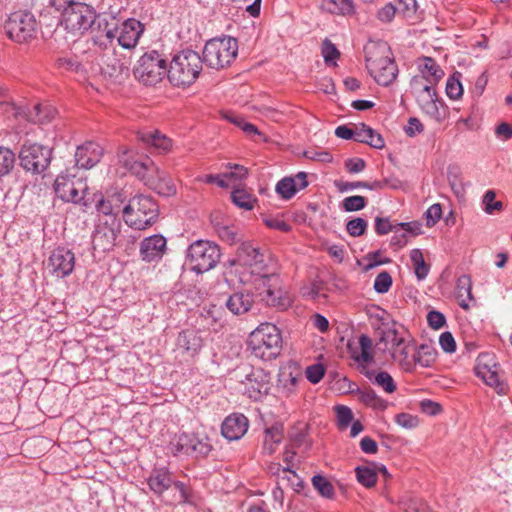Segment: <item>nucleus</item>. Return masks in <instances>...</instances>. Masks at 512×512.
I'll return each mask as SVG.
<instances>
[{"mask_svg": "<svg viewBox=\"0 0 512 512\" xmlns=\"http://www.w3.org/2000/svg\"><path fill=\"white\" fill-rule=\"evenodd\" d=\"M434 86L423 77H413L410 81L411 90L421 110L432 119L440 122L445 113L440 109L442 102L438 99Z\"/></svg>", "mask_w": 512, "mask_h": 512, "instance_id": "9b49d317", "label": "nucleus"}, {"mask_svg": "<svg viewBox=\"0 0 512 512\" xmlns=\"http://www.w3.org/2000/svg\"><path fill=\"white\" fill-rule=\"evenodd\" d=\"M368 223L363 218H355L347 222V232L353 237H359L363 235L367 229Z\"/></svg>", "mask_w": 512, "mask_h": 512, "instance_id": "4d7b16f0", "label": "nucleus"}, {"mask_svg": "<svg viewBox=\"0 0 512 512\" xmlns=\"http://www.w3.org/2000/svg\"><path fill=\"white\" fill-rule=\"evenodd\" d=\"M74 266V253L64 247L53 250L47 261V270L57 278L69 276L73 272Z\"/></svg>", "mask_w": 512, "mask_h": 512, "instance_id": "a211bd4d", "label": "nucleus"}, {"mask_svg": "<svg viewBox=\"0 0 512 512\" xmlns=\"http://www.w3.org/2000/svg\"><path fill=\"white\" fill-rule=\"evenodd\" d=\"M312 485L318 491V493L324 498L331 499L335 495V489L333 484L322 475L313 476Z\"/></svg>", "mask_w": 512, "mask_h": 512, "instance_id": "a18cd8bd", "label": "nucleus"}, {"mask_svg": "<svg viewBox=\"0 0 512 512\" xmlns=\"http://www.w3.org/2000/svg\"><path fill=\"white\" fill-rule=\"evenodd\" d=\"M360 372L374 384L380 386L386 393L391 394L397 388L392 376L386 371H380L376 373L375 370H370L367 369V367H363Z\"/></svg>", "mask_w": 512, "mask_h": 512, "instance_id": "2f4dec72", "label": "nucleus"}, {"mask_svg": "<svg viewBox=\"0 0 512 512\" xmlns=\"http://www.w3.org/2000/svg\"><path fill=\"white\" fill-rule=\"evenodd\" d=\"M239 263L251 268L252 274H260L266 269L265 256L252 242L244 241L237 249Z\"/></svg>", "mask_w": 512, "mask_h": 512, "instance_id": "6ab92c4d", "label": "nucleus"}, {"mask_svg": "<svg viewBox=\"0 0 512 512\" xmlns=\"http://www.w3.org/2000/svg\"><path fill=\"white\" fill-rule=\"evenodd\" d=\"M356 477L359 483L370 488L377 482V471L375 467L358 466L355 469Z\"/></svg>", "mask_w": 512, "mask_h": 512, "instance_id": "c03bdc74", "label": "nucleus"}, {"mask_svg": "<svg viewBox=\"0 0 512 512\" xmlns=\"http://www.w3.org/2000/svg\"><path fill=\"white\" fill-rule=\"evenodd\" d=\"M496 193L494 190H487L482 198V204L484 206V211L487 214H493L496 210L500 211L503 207L501 201L495 200Z\"/></svg>", "mask_w": 512, "mask_h": 512, "instance_id": "603ef678", "label": "nucleus"}, {"mask_svg": "<svg viewBox=\"0 0 512 512\" xmlns=\"http://www.w3.org/2000/svg\"><path fill=\"white\" fill-rule=\"evenodd\" d=\"M40 24L33 13L16 11L11 13L4 23L7 36L18 44H26L36 38Z\"/></svg>", "mask_w": 512, "mask_h": 512, "instance_id": "6e6552de", "label": "nucleus"}, {"mask_svg": "<svg viewBox=\"0 0 512 512\" xmlns=\"http://www.w3.org/2000/svg\"><path fill=\"white\" fill-rule=\"evenodd\" d=\"M396 423L405 428V429H413L418 426L419 419L415 415H411L409 413H399L395 416Z\"/></svg>", "mask_w": 512, "mask_h": 512, "instance_id": "bf43d9fd", "label": "nucleus"}, {"mask_svg": "<svg viewBox=\"0 0 512 512\" xmlns=\"http://www.w3.org/2000/svg\"><path fill=\"white\" fill-rule=\"evenodd\" d=\"M446 94L452 100H458L463 95V87L460 82V73H454L446 82Z\"/></svg>", "mask_w": 512, "mask_h": 512, "instance_id": "de8ad7c7", "label": "nucleus"}, {"mask_svg": "<svg viewBox=\"0 0 512 512\" xmlns=\"http://www.w3.org/2000/svg\"><path fill=\"white\" fill-rule=\"evenodd\" d=\"M55 66L62 72L80 73L83 71V66L76 56L58 57Z\"/></svg>", "mask_w": 512, "mask_h": 512, "instance_id": "79ce46f5", "label": "nucleus"}, {"mask_svg": "<svg viewBox=\"0 0 512 512\" xmlns=\"http://www.w3.org/2000/svg\"><path fill=\"white\" fill-rule=\"evenodd\" d=\"M166 238L160 234L146 237L140 243V256L143 261L153 262L160 260L166 250Z\"/></svg>", "mask_w": 512, "mask_h": 512, "instance_id": "5701e85b", "label": "nucleus"}, {"mask_svg": "<svg viewBox=\"0 0 512 512\" xmlns=\"http://www.w3.org/2000/svg\"><path fill=\"white\" fill-rule=\"evenodd\" d=\"M359 346L361 352L359 354H354L353 359L359 364L361 370L363 367H366L367 364L372 363L374 359L372 354L371 338L366 334L360 335Z\"/></svg>", "mask_w": 512, "mask_h": 512, "instance_id": "f704fd0d", "label": "nucleus"}, {"mask_svg": "<svg viewBox=\"0 0 512 512\" xmlns=\"http://www.w3.org/2000/svg\"><path fill=\"white\" fill-rule=\"evenodd\" d=\"M138 140L151 146L158 153H167L172 148V140L158 130L142 131L137 134Z\"/></svg>", "mask_w": 512, "mask_h": 512, "instance_id": "bb28decb", "label": "nucleus"}, {"mask_svg": "<svg viewBox=\"0 0 512 512\" xmlns=\"http://www.w3.org/2000/svg\"><path fill=\"white\" fill-rule=\"evenodd\" d=\"M56 195L65 202L81 205L86 210L91 205L87 197L88 185L83 175L78 174L76 167L59 174L54 182Z\"/></svg>", "mask_w": 512, "mask_h": 512, "instance_id": "7ed1b4c3", "label": "nucleus"}, {"mask_svg": "<svg viewBox=\"0 0 512 512\" xmlns=\"http://www.w3.org/2000/svg\"><path fill=\"white\" fill-rule=\"evenodd\" d=\"M252 303L253 297L249 292H236L228 297L226 307L234 315H240L248 312Z\"/></svg>", "mask_w": 512, "mask_h": 512, "instance_id": "7c9ffc66", "label": "nucleus"}, {"mask_svg": "<svg viewBox=\"0 0 512 512\" xmlns=\"http://www.w3.org/2000/svg\"><path fill=\"white\" fill-rule=\"evenodd\" d=\"M251 353L264 361H270L280 355L282 336L280 330L271 323H262L251 332L248 339Z\"/></svg>", "mask_w": 512, "mask_h": 512, "instance_id": "f03ea898", "label": "nucleus"}, {"mask_svg": "<svg viewBox=\"0 0 512 512\" xmlns=\"http://www.w3.org/2000/svg\"><path fill=\"white\" fill-rule=\"evenodd\" d=\"M245 394L253 399L259 400L262 396L268 394L270 389V378L263 369H253L246 375Z\"/></svg>", "mask_w": 512, "mask_h": 512, "instance_id": "aec40b11", "label": "nucleus"}, {"mask_svg": "<svg viewBox=\"0 0 512 512\" xmlns=\"http://www.w3.org/2000/svg\"><path fill=\"white\" fill-rule=\"evenodd\" d=\"M147 484L153 493L160 496L172 486L173 480L167 468H155L150 473Z\"/></svg>", "mask_w": 512, "mask_h": 512, "instance_id": "cd10ccee", "label": "nucleus"}, {"mask_svg": "<svg viewBox=\"0 0 512 512\" xmlns=\"http://www.w3.org/2000/svg\"><path fill=\"white\" fill-rule=\"evenodd\" d=\"M354 140L370 145L376 149H382L385 146L382 136L371 127L361 123L354 128Z\"/></svg>", "mask_w": 512, "mask_h": 512, "instance_id": "c85d7f7f", "label": "nucleus"}, {"mask_svg": "<svg viewBox=\"0 0 512 512\" xmlns=\"http://www.w3.org/2000/svg\"><path fill=\"white\" fill-rule=\"evenodd\" d=\"M421 73L422 75L419 77H423L427 82H430L433 85H436L438 81L444 76L443 70L431 57H425L423 59Z\"/></svg>", "mask_w": 512, "mask_h": 512, "instance_id": "c9c22d12", "label": "nucleus"}, {"mask_svg": "<svg viewBox=\"0 0 512 512\" xmlns=\"http://www.w3.org/2000/svg\"><path fill=\"white\" fill-rule=\"evenodd\" d=\"M436 361V351L429 345H421L415 351V366L430 367Z\"/></svg>", "mask_w": 512, "mask_h": 512, "instance_id": "a19ab883", "label": "nucleus"}, {"mask_svg": "<svg viewBox=\"0 0 512 512\" xmlns=\"http://www.w3.org/2000/svg\"><path fill=\"white\" fill-rule=\"evenodd\" d=\"M283 476L280 477L282 482L291 487L295 492L300 493L304 489L303 479L290 467L283 468Z\"/></svg>", "mask_w": 512, "mask_h": 512, "instance_id": "49530a36", "label": "nucleus"}, {"mask_svg": "<svg viewBox=\"0 0 512 512\" xmlns=\"http://www.w3.org/2000/svg\"><path fill=\"white\" fill-rule=\"evenodd\" d=\"M113 199H104L102 196L99 197L96 203V209L102 213L105 218L116 217L121 211L120 206L113 204Z\"/></svg>", "mask_w": 512, "mask_h": 512, "instance_id": "8fccbe9b", "label": "nucleus"}, {"mask_svg": "<svg viewBox=\"0 0 512 512\" xmlns=\"http://www.w3.org/2000/svg\"><path fill=\"white\" fill-rule=\"evenodd\" d=\"M295 187L292 177H284L278 181L275 190L282 199L289 200L297 193Z\"/></svg>", "mask_w": 512, "mask_h": 512, "instance_id": "09e8293b", "label": "nucleus"}, {"mask_svg": "<svg viewBox=\"0 0 512 512\" xmlns=\"http://www.w3.org/2000/svg\"><path fill=\"white\" fill-rule=\"evenodd\" d=\"M62 23L65 29L73 33H84L96 20V11L88 4L78 2L64 12Z\"/></svg>", "mask_w": 512, "mask_h": 512, "instance_id": "2eb2a0df", "label": "nucleus"}, {"mask_svg": "<svg viewBox=\"0 0 512 512\" xmlns=\"http://www.w3.org/2000/svg\"><path fill=\"white\" fill-rule=\"evenodd\" d=\"M202 57L194 50L185 49L174 55L168 69V80L174 86H189L199 77Z\"/></svg>", "mask_w": 512, "mask_h": 512, "instance_id": "f257e3e1", "label": "nucleus"}, {"mask_svg": "<svg viewBox=\"0 0 512 512\" xmlns=\"http://www.w3.org/2000/svg\"><path fill=\"white\" fill-rule=\"evenodd\" d=\"M283 439V431L278 426H272L265 430L263 441V452L267 455L273 454Z\"/></svg>", "mask_w": 512, "mask_h": 512, "instance_id": "e433bc0d", "label": "nucleus"}, {"mask_svg": "<svg viewBox=\"0 0 512 512\" xmlns=\"http://www.w3.org/2000/svg\"><path fill=\"white\" fill-rule=\"evenodd\" d=\"M439 344L442 350L446 353H453L456 351V342L453 335L448 331L443 332L440 335Z\"/></svg>", "mask_w": 512, "mask_h": 512, "instance_id": "69168bd1", "label": "nucleus"}, {"mask_svg": "<svg viewBox=\"0 0 512 512\" xmlns=\"http://www.w3.org/2000/svg\"><path fill=\"white\" fill-rule=\"evenodd\" d=\"M237 54V40L230 36H224L207 41L204 46L202 59L210 68L223 69L231 65Z\"/></svg>", "mask_w": 512, "mask_h": 512, "instance_id": "423d86ee", "label": "nucleus"}, {"mask_svg": "<svg viewBox=\"0 0 512 512\" xmlns=\"http://www.w3.org/2000/svg\"><path fill=\"white\" fill-rule=\"evenodd\" d=\"M56 114V109L49 103H38L28 113V120L36 124L50 122Z\"/></svg>", "mask_w": 512, "mask_h": 512, "instance_id": "473e14b6", "label": "nucleus"}, {"mask_svg": "<svg viewBox=\"0 0 512 512\" xmlns=\"http://www.w3.org/2000/svg\"><path fill=\"white\" fill-rule=\"evenodd\" d=\"M20 166L27 172L40 174L51 161V149L37 143H24L19 152Z\"/></svg>", "mask_w": 512, "mask_h": 512, "instance_id": "4468645a", "label": "nucleus"}, {"mask_svg": "<svg viewBox=\"0 0 512 512\" xmlns=\"http://www.w3.org/2000/svg\"><path fill=\"white\" fill-rule=\"evenodd\" d=\"M232 202L244 210H252L256 203V198L245 189H234L231 193Z\"/></svg>", "mask_w": 512, "mask_h": 512, "instance_id": "58836bf2", "label": "nucleus"}, {"mask_svg": "<svg viewBox=\"0 0 512 512\" xmlns=\"http://www.w3.org/2000/svg\"><path fill=\"white\" fill-rule=\"evenodd\" d=\"M323 5L333 14L347 16L355 13L353 0H325Z\"/></svg>", "mask_w": 512, "mask_h": 512, "instance_id": "4c0bfd02", "label": "nucleus"}, {"mask_svg": "<svg viewBox=\"0 0 512 512\" xmlns=\"http://www.w3.org/2000/svg\"><path fill=\"white\" fill-rule=\"evenodd\" d=\"M455 296L458 304L464 310H468L470 302L474 301L472 295V280L469 275L463 274L456 281Z\"/></svg>", "mask_w": 512, "mask_h": 512, "instance_id": "c756f323", "label": "nucleus"}, {"mask_svg": "<svg viewBox=\"0 0 512 512\" xmlns=\"http://www.w3.org/2000/svg\"><path fill=\"white\" fill-rule=\"evenodd\" d=\"M367 205V199L360 195H353L343 199L341 208L346 212L362 210Z\"/></svg>", "mask_w": 512, "mask_h": 512, "instance_id": "3c124183", "label": "nucleus"}, {"mask_svg": "<svg viewBox=\"0 0 512 512\" xmlns=\"http://www.w3.org/2000/svg\"><path fill=\"white\" fill-rule=\"evenodd\" d=\"M102 156L103 148L96 142L87 141L76 149V166L78 168L90 169L101 160Z\"/></svg>", "mask_w": 512, "mask_h": 512, "instance_id": "4be33fe9", "label": "nucleus"}, {"mask_svg": "<svg viewBox=\"0 0 512 512\" xmlns=\"http://www.w3.org/2000/svg\"><path fill=\"white\" fill-rule=\"evenodd\" d=\"M366 67L374 80L382 86H389L398 75V67L391 58L390 49L385 45L367 51Z\"/></svg>", "mask_w": 512, "mask_h": 512, "instance_id": "39448f33", "label": "nucleus"}, {"mask_svg": "<svg viewBox=\"0 0 512 512\" xmlns=\"http://www.w3.org/2000/svg\"><path fill=\"white\" fill-rule=\"evenodd\" d=\"M392 286V277L391 275L383 271L379 273L374 280V290L379 294H384L389 291Z\"/></svg>", "mask_w": 512, "mask_h": 512, "instance_id": "6e6d98bb", "label": "nucleus"}, {"mask_svg": "<svg viewBox=\"0 0 512 512\" xmlns=\"http://www.w3.org/2000/svg\"><path fill=\"white\" fill-rule=\"evenodd\" d=\"M325 375V368L322 364H313L306 369V378L313 384H317Z\"/></svg>", "mask_w": 512, "mask_h": 512, "instance_id": "052dcab7", "label": "nucleus"}, {"mask_svg": "<svg viewBox=\"0 0 512 512\" xmlns=\"http://www.w3.org/2000/svg\"><path fill=\"white\" fill-rule=\"evenodd\" d=\"M249 422L243 414H231L227 416L222 425L221 433L229 441L239 440L247 432Z\"/></svg>", "mask_w": 512, "mask_h": 512, "instance_id": "b1692460", "label": "nucleus"}, {"mask_svg": "<svg viewBox=\"0 0 512 512\" xmlns=\"http://www.w3.org/2000/svg\"><path fill=\"white\" fill-rule=\"evenodd\" d=\"M143 32L144 25L139 20L128 18L119 26L118 44L124 49H133Z\"/></svg>", "mask_w": 512, "mask_h": 512, "instance_id": "412c9836", "label": "nucleus"}, {"mask_svg": "<svg viewBox=\"0 0 512 512\" xmlns=\"http://www.w3.org/2000/svg\"><path fill=\"white\" fill-rule=\"evenodd\" d=\"M357 394L359 395L360 401L367 406L377 409H385L387 406L386 401L379 397L371 388L363 390L357 388Z\"/></svg>", "mask_w": 512, "mask_h": 512, "instance_id": "ea45409f", "label": "nucleus"}, {"mask_svg": "<svg viewBox=\"0 0 512 512\" xmlns=\"http://www.w3.org/2000/svg\"><path fill=\"white\" fill-rule=\"evenodd\" d=\"M499 365L492 353H481L477 357L475 365V374L481 378L486 385L494 388L497 394L506 395L509 386L502 381L498 375Z\"/></svg>", "mask_w": 512, "mask_h": 512, "instance_id": "dca6fc26", "label": "nucleus"}, {"mask_svg": "<svg viewBox=\"0 0 512 512\" xmlns=\"http://www.w3.org/2000/svg\"><path fill=\"white\" fill-rule=\"evenodd\" d=\"M118 161L139 180L145 178L149 171H156V165L149 157L139 155L132 148L121 147L118 151Z\"/></svg>", "mask_w": 512, "mask_h": 512, "instance_id": "f3484780", "label": "nucleus"}, {"mask_svg": "<svg viewBox=\"0 0 512 512\" xmlns=\"http://www.w3.org/2000/svg\"><path fill=\"white\" fill-rule=\"evenodd\" d=\"M392 357L404 371H413L415 368V351L408 346L394 348Z\"/></svg>", "mask_w": 512, "mask_h": 512, "instance_id": "72a5a7b5", "label": "nucleus"}, {"mask_svg": "<svg viewBox=\"0 0 512 512\" xmlns=\"http://www.w3.org/2000/svg\"><path fill=\"white\" fill-rule=\"evenodd\" d=\"M124 222L136 230H144L155 223L159 209L155 200L146 195H136L122 209Z\"/></svg>", "mask_w": 512, "mask_h": 512, "instance_id": "20e7f679", "label": "nucleus"}, {"mask_svg": "<svg viewBox=\"0 0 512 512\" xmlns=\"http://www.w3.org/2000/svg\"><path fill=\"white\" fill-rule=\"evenodd\" d=\"M122 224L117 217L99 218L92 234V245L99 252H110L117 244Z\"/></svg>", "mask_w": 512, "mask_h": 512, "instance_id": "ddd939ff", "label": "nucleus"}, {"mask_svg": "<svg viewBox=\"0 0 512 512\" xmlns=\"http://www.w3.org/2000/svg\"><path fill=\"white\" fill-rule=\"evenodd\" d=\"M427 322L432 329L438 330L446 324V318L443 313L431 310L427 314Z\"/></svg>", "mask_w": 512, "mask_h": 512, "instance_id": "e2e57ef3", "label": "nucleus"}, {"mask_svg": "<svg viewBox=\"0 0 512 512\" xmlns=\"http://www.w3.org/2000/svg\"><path fill=\"white\" fill-rule=\"evenodd\" d=\"M397 223L395 225L390 223L389 218L376 217L375 218V231L378 235H385L389 232H396Z\"/></svg>", "mask_w": 512, "mask_h": 512, "instance_id": "680f3d73", "label": "nucleus"}, {"mask_svg": "<svg viewBox=\"0 0 512 512\" xmlns=\"http://www.w3.org/2000/svg\"><path fill=\"white\" fill-rule=\"evenodd\" d=\"M14 152L4 146H0V178L11 173L15 165Z\"/></svg>", "mask_w": 512, "mask_h": 512, "instance_id": "37998d69", "label": "nucleus"}, {"mask_svg": "<svg viewBox=\"0 0 512 512\" xmlns=\"http://www.w3.org/2000/svg\"><path fill=\"white\" fill-rule=\"evenodd\" d=\"M442 216L441 205L436 203L431 205L425 212L426 224L428 227H432L440 220Z\"/></svg>", "mask_w": 512, "mask_h": 512, "instance_id": "0e129e2a", "label": "nucleus"}, {"mask_svg": "<svg viewBox=\"0 0 512 512\" xmlns=\"http://www.w3.org/2000/svg\"><path fill=\"white\" fill-rule=\"evenodd\" d=\"M335 187L338 189L339 192L344 193L360 188L368 187V182L365 181H354V182H348V181H335Z\"/></svg>", "mask_w": 512, "mask_h": 512, "instance_id": "338daca9", "label": "nucleus"}, {"mask_svg": "<svg viewBox=\"0 0 512 512\" xmlns=\"http://www.w3.org/2000/svg\"><path fill=\"white\" fill-rule=\"evenodd\" d=\"M135 78L144 85L152 86L168 76L167 61L156 50L145 52L133 69Z\"/></svg>", "mask_w": 512, "mask_h": 512, "instance_id": "9d476101", "label": "nucleus"}, {"mask_svg": "<svg viewBox=\"0 0 512 512\" xmlns=\"http://www.w3.org/2000/svg\"><path fill=\"white\" fill-rule=\"evenodd\" d=\"M220 257L221 251L217 244L208 240H196L187 249L186 264L193 272L202 274L213 269Z\"/></svg>", "mask_w": 512, "mask_h": 512, "instance_id": "0eeeda50", "label": "nucleus"}, {"mask_svg": "<svg viewBox=\"0 0 512 512\" xmlns=\"http://www.w3.org/2000/svg\"><path fill=\"white\" fill-rule=\"evenodd\" d=\"M321 53L326 64H335V61L340 56L337 47L329 39H325L322 42Z\"/></svg>", "mask_w": 512, "mask_h": 512, "instance_id": "864d4df0", "label": "nucleus"}, {"mask_svg": "<svg viewBox=\"0 0 512 512\" xmlns=\"http://www.w3.org/2000/svg\"><path fill=\"white\" fill-rule=\"evenodd\" d=\"M177 346L190 357L196 356L203 347V339L198 331L184 330L179 333Z\"/></svg>", "mask_w": 512, "mask_h": 512, "instance_id": "a878e982", "label": "nucleus"}, {"mask_svg": "<svg viewBox=\"0 0 512 512\" xmlns=\"http://www.w3.org/2000/svg\"><path fill=\"white\" fill-rule=\"evenodd\" d=\"M141 181L159 195L169 197L176 194V187L172 180L167 178L157 166L156 171H149Z\"/></svg>", "mask_w": 512, "mask_h": 512, "instance_id": "393cba45", "label": "nucleus"}, {"mask_svg": "<svg viewBox=\"0 0 512 512\" xmlns=\"http://www.w3.org/2000/svg\"><path fill=\"white\" fill-rule=\"evenodd\" d=\"M169 450L174 456L184 454L204 458L211 452L212 444L206 435L183 432L173 438Z\"/></svg>", "mask_w": 512, "mask_h": 512, "instance_id": "f8f14e48", "label": "nucleus"}, {"mask_svg": "<svg viewBox=\"0 0 512 512\" xmlns=\"http://www.w3.org/2000/svg\"><path fill=\"white\" fill-rule=\"evenodd\" d=\"M421 411L427 415H437L441 412V405L429 399L422 400L420 402Z\"/></svg>", "mask_w": 512, "mask_h": 512, "instance_id": "774afa93", "label": "nucleus"}, {"mask_svg": "<svg viewBox=\"0 0 512 512\" xmlns=\"http://www.w3.org/2000/svg\"><path fill=\"white\" fill-rule=\"evenodd\" d=\"M216 232L221 240L228 244H234L240 240L235 227L227 225H217Z\"/></svg>", "mask_w": 512, "mask_h": 512, "instance_id": "5fc2aeb1", "label": "nucleus"}, {"mask_svg": "<svg viewBox=\"0 0 512 512\" xmlns=\"http://www.w3.org/2000/svg\"><path fill=\"white\" fill-rule=\"evenodd\" d=\"M255 288L258 296L268 306L285 310L290 306L291 299L281 287V279L275 273H266L265 270L256 274Z\"/></svg>", "mask_w": 512, "mask_h": 512, "instance_id": "1a4fd4ad", "label": "nucleus"}, {"mask_svg": "<svg viewBox=\"0 0 512 512\" xmlns=\"http://www.w3.org/2000/svg\"><path fill=\"white\" fill-rule=\"evenodd\" d=\"M335 411H336L338 426L341 429L347 428L348 425L353 420V413H352L351 409L344 405H338L335 407Z\"/></svg>", "mask_w": 512, "mask_h": 512, "instance_id": "13d9d810", "label": "nucleus"}]
</instances>
